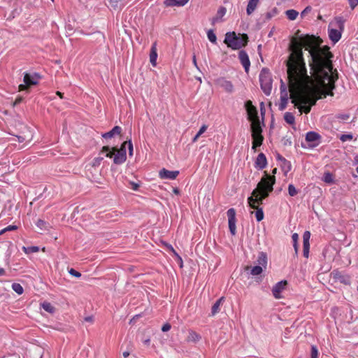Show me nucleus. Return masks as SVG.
<instances>
[{
	"instance_id": "f257e3e1",
	"label": "nucleus",
	"mask_w": 358,
	"mask_h": 358,
	"mask_svg": "<svg viewBox=\"0 0 358 358\" xmlns=\"http://www.w3.org/2000/svg\"><path fill=\"white\" fill-rule=\"evenodd\" d=\"M322 41L313 35L292 36V103L300 113H308L316 101L333 96L338 78L333 71L332 54Z\"/></svg>"
},
{
	"instance_id": "f03ea898",
	"label": "nucleus",
	"mask_w": 358,
	"mask_h": 358,
	"mask_svg": "<svg viewBox=\"0 0 358 358\" xmlns=\"http://www.w3.org/2000/svg\"><path fill=\"white\" fill-rule=\"evenodd\" d=\"M274 183L275 177L269 176L265 172V176L261 179L257 187L252 191V196L248 199L249 206L256 210L255 215L258 222L264 219V212L262 208L256 206V203H262V201L273 191Z\"/></svg>"
},
{
	"instance_id": "7ed1b4c3",
	"label": "nucleus",
	"mask_w": 358,
	"mask_h": 358,
	"mask_svg": "<svg viewBox=\"0 0 358 358\" xmlns=\"http://www.w3.org/2000/svg\"><path fill=\"white\" fill-rule=\"evenodd\" d=\"M245 107L247 111L248 119L251 122L252 148L255 151L257 147L262 145L264 141V136L262 134V129L260 125L257 108L253 106L252 102L250 100L247 101L245 103Z\"/></svg>"
},
{
	"instance_id": "20e7f679",
	"label": "nucleus",
	"mask_w": 358,
	"mask_h": 358,
	"mask_svg": "<svg viewBox=\"0 0 358 358\" xmlns=\"http://www.w3.org/2000/svg\"><path fill=\"white\" fill-rule=\"evenodd\" d=\"M287 50L289 52L286 61L288 90H287L284 81L281 79L280 102L278 103V109L281 111L286 108L288 104V99L289 98L291 99V40L288 43Z\"/></svg>"
},
{
	"instance_id": "39448f33",
	"label": "nucleus",
	"mask_w": 358,
	"mask_h": 358,
	"mask_svg": "<svg viewBox=\"0 0 358 358\" xmlns=\"http://www.w3.org/2000/svg\"><path fill=\"white\" fill-rule=\"evenodd\" d=\"M343 29L344 20L341 17H335L329 22L328 36L334 44L336 43L341 39Z\"/></svg>"
},
{
	"instance_id": "423d86ee",
	"label": "nucleus",
	"mask_w": 358,
	"mask_h": 358,
	"mask_svg": "<svg viewBox=\"0 0 358 358\" xmlns=\"http://www.w3.org/2000/svg\"><path fill=\"white\" fill-rule=\"evenodd\" d=\"M224 42L233 50H238L248 44V37L245 34L236 35L235 32H229Z\"/></svg>"
},
{
	"instance_id": "0eeeda50",
	"label": "nucleus",
	"mask_w": 358,
	"mask_h": 358,
	"mask_svg": "<svg viewBox=\"0 0 358 358\" xmlns=\"http://www.w3.org/2000/svg\"><path fill=\"white\" fill-rule=\"evenodd\" d=\"M260 87L264 94L269 96L272 92L273 76L268 68H263L259 76Z\"/></svg>"
},
{
	"instance_id": "6e6552de",
	"label": "nucleus",
	"mask_w": 358,
	"mask_h": 358,
	"mask_svg": "<svg viewBox=\"0 0 358 358\" xmlns=\"http://www.w3.org/2000/svg\"><path fill=\"white\" fill-rule=\"evenodd\" d=\"M128 144L129 154L133 155V144L131 141H124L122 143L120 148L116 147V155L113 159V162L115 164H122L127 159L126 145Z\"/></svg>"
},
{
	"instance_id": "1a4fd4ad",
	"label": "nucleus",
	"mask_w": 358,
	"mask_h": 358,
	"mask_svg": "<svg viewBox=\"0 0 358 358\" xmlns=\"http://www.w3.org/2000/svg\"><path fill=\"white\" fill-rule=\"evenodd\" d=\"M41 78L38 73L30 74L24 73L23 82L24 84H20L18 86L19 91H24L28 90L32 85H36Z\"/></svg>"
},
{
	"instance_id": "9d476101",
	"label": "nucleus",
	"mask_w": 358,
	"mask_h": 358,
	"mask_svg": "<svg viewBox=\"0 0 358 358\" xmlns=\"http://www.w3.org/2000/svg\"><path fill=\"white\" fill-rule=\"evenodd\" d=\"M229 221V228L232 235H235L236 232V210L234 208H229L227 212Z\"/></svg>"
},
{
	"instance_id": "9b49d317",
	"label": "nucleus",
	"mask_w": 358,
	"mask_h": 358,
	"mask_svg": "<svg viewBox=\"0 0 358 358\" xmlns=\"http://www.w3.org/2000/svg\"><path fill=\"white\" fill-rule=\"evenodd\" d=\"M287 284H288V282L287 280H282V281L278 282L277 284H275V285L272 289V293L273 294V296L275 299L282 298L280 293L284 289H285Z\"/></svg>"
},
{
	"instance_id": "f8f14e48",
	"label": "nucleus",
	"mask_w": 358,
	"mask_h": 358,
	"mask_svg": "<svg viewBox=\"0 0 358 358\" xmlns=\"http://www.w3.org/2000/svg\"><path fill=\"white\" fill-rule=\"evenodd\" d=\"M215 83L228 93H231L234 91V85L231 82L223 78L217 79Z\"/></svg>"
},
{
	"instance_id": "ddd939ff",
	"label": "nucleus",
	"mask_w": 358,
	"mask_h": 358,
	"mask_svg": "<svg viewBox=\"0 0 358 358\" xmlns=\"http://www.w3.org/2000/svg\"><path fill=\"white\" fill-rule=\"evenodd\" d=\"M238 59L243 65L246 73L249 72L250 62L248 57V55L245 50H241L238 52Z\"/></svg>"
},
{
	"instance_id": "4468645a",
	"label": "nucleus",
	"mask_w": 358,
	"mask_h": 358,
	"mask_svg": "<svg viewBox=\"0 0 358 358\" xmlns=\"http://www.w3.org/2000/svg\"><path fill=\"white\" fill-rule=\"evenodd\" d=\"M320 135L314 131H310L306 134V141L309 143L310 147H315L320 143Z\"/></svg>"
},
{
	"instance_id": "2eb2a0df",
	"label": "nucleus",
	"mask_w": 358,
	"mask_h": 358,
	"mask_svg": "<svg viewBox=\"0 0 358 358\" xmlns=\"http://www.w3.org/2000/svg\"><path fill=\"white\" fill-rule=\"evenodd\" d=\"M310 233L308 231H306L303 234V256L308 258L309 256L310 250Z\"/></svg>"
},
{
	"instance_id": "dca6fc26",
	"label": "nucleus",
	"mask_w": 358,
	"mask_h": 358,
	"mask_svg": "<svg viewBox=\"0 0 358 358\" xmlns=\"http://www.w3.org/2000/svg\"><path fill=\"white\" fill-rule=\"evenodd\" d=\"M159 177L162 179L174 180L179 175L178 171H169L166 169H162L159 173Z\"/></svg>"
},
{
	"instance_id": "f3484780",
	"label": "nucleus",
	"mask_w": 358,
	"mask_h": 358,
	"mask_svg": "<svg viewBox=\"0 0 358 358\" xmlns=\"http://www.w3.org/2000/svg\"><path fill=\"white\" fill-rule=\"evenodd\" d=\"M277 159L279 162L282 171L284 172L285 175H287L291 169L290 162L280 155H277Z\"/></svg>"
},
{
	"instance_id": "a211bd4d",
	"label": "nucleus",
	"mask_w": 358,
	"mask_h": 358,
	"mask_svg": "<svg viewBox=\"0 0 358 358\" xmlns=\"http://www.w3.org/2000/svg\"><path fill=\"white\" fill-rule=\"evenodd\" d=\"M267 165V160L265 155L262 152L259 153L255 161V167L259 169H264Z\"/></svg>"
},
{
	"instance_id": "6ab92c4d",
	"label": "nucleus",
	"mask_w": 358,
	"mask_h": 358,
	"mask_svg": "<svg viewBox=\"0 0 358 358\" xmlns=\"http://www.w3.org/2000/svg\"><path fill=\"white\" fill-rule=\"evenodd\" d=\"M157 42L153 43L150 49V62L153 66L157 65Z\"/></svg>"
},
{
	"instance_id": "aec40b11",
	"label": "nucleus",
	"mask_w": 358,
	"mask_h": 358,
	"mask_svg": "<svg viewBox=\"0 0 358 358\" xmlns=\"http://www.w3.org/2000/svg\"><path fill=\"white\" fill-rule=\"evenodd\" d=\"M106 152V157L108 158H114L116 155V147L110 148L108 145L103 146L101 153Z\"/></svg>"
},
{
	"instance_id": "412c9836",
	"label": "nucleus",
	"mask_w": 358,
	"mask_h": 358,
	"mask_svg": "<svg viewBox=\"0 0 358 358\" xmlns=\"http://www.w3.org/2000/svg\"><path fill=\"white\" fill-rule=\"evenodd\" d=\"M122 128L119 126H115L110 131L103 134L102 137L104 138H110L113 137L115 134H120Z\"/></svg>"
},
{
	"instance_id": "4be33fe9",
	"label": "nucleus",
	"mask_w": 358,
	"mask_h": 358,
	"mask_svg": "<svg viewBox=\"0 0 358 358\" xmlns=\"http://www.w3.org/2000/svg\"><path fill=\"white\" fill-rule=\"evenodd\" d=\"M189 0H165L164 5L166 6H183Z\"/></svg>"
},
{
	"instance_id": "5701e85b",
	"label": "nucleus",
	"mask_w": 358,
	"mask_h": 358,
	"mask_svg": "<svg viewBox=\"0 0 358 358\" xmlns=\"http://www.w3.org/2000/svg\"><path fill=\"white\" fill-rule=\"evenodd\" d=\"M201 338V336L193 330L189 331L188 336L187 337V342L196 343Z\"/></svg>"
},
{
	"instance_id": "b1692460",
	"label": "nucleus",
	"mask_w": 358,
	"mask_h": 358,
	"mask_svg": "<svg viewBox=\"0 0 358 358\" xmlns=\"http://www.w3.org/2000/svg\"><path fill=\"white\" fill-rule=\"evenodd\" d=\"M259 0H249L246 12L248 15H251L257 8Z\"/></svg>"
},
{
	"instance_id": "393cba45",
	"label": "nucleus",
	"mask_w": 358,
	"mask_h": 358,
	"mask_svg": "<svg viewBox=\"0 0 358 358\" xmlns=\"http://www.w3.org/2000/svg\"><path fill=\"white\" fill-rule=\"evenodd\" d=\"M258 266L266 268L267 265V256L264 252H259L257 260Z\"/></svg>"
},
{
	"instance_id": "a878e982",
	"label": "nucleus",
	"mask_w": 358,
	"mask_h": 358,
	"mask_svg": "<svg viewBox=\"0 0 358 358\" xmlns=\"http://www.w3.org/2000/svg\"><path fill=\"white\" fill-rule=\"evenodd\" d=\"M224 298L222 296L218 300L215 301V303L212 306L211 313L212 315H215L217 313H219L220 308V306L222 305V302L224 301Z\"/></svg>"
},
{
	"instance_id": "bb28decb",
	"label": "nucleus",
	"mask_w": 358,
	"mask_h": 358,
	"mask_svg": "<svg viewBox=\"0 0 358 358\" xmlns=\"http://www.w3.org/2000/svg\"><path fill=\"white\" fill-rule=\"evenodd\" d=\"M323 182L328 185H331L335 182L334 176L330 172H325L322 178Z\"/></svg>"
},
{
	"instance_id": "cd10ccee",
	"label": "nucleus",
	"mask_w": 358,
	"mask_h": 358,
	"mask_svg": "<svg viewBox=\"0 0 358 358\" xmlns=\"http://www.w3.org/2000/svg\"><path fill=\"white\" fill-rule=\"evenodd\" d=\"M350 118V115L348 113H339L336 115V119L338 122H346Z\"/></svg>"
},
{
	"instance_id": "c85d7f7f",
	"label": "nucleus",
	"mask_w": 358,
	"mask_h": 358,
	"mask_svg": "<svg viewBox=\"0 0 358 358\" xmlns=\"http://www.w3.org/2000/svg\"><path fill=\"white\" fill-rule=\"evenodd\" d=\"M226 12H227V9L225 7H224V6L220 7L219 9L217 10L216 16L214 17L213 20L218 21L226 14Z\"/></svg>"
},
{
	"instance_id": "c756f323",
	"label": "nucleus",
	"mask_w": 358,
	"mask_h": 358,
	"mask_svg": "<svg viewBox=\"0 0 358 358\" xmlns=\"http://www.w3.org/2000/svg\"><path fill=\"white\" fill-rule=\"evenodd\" d=\"M208 128V126L206 124H203L200 128L198 133L195 135V136L192 138V142L195 143L198 141L199 138L206 131Z\"/></svg>"
},
{
	"instance_id": "7c9ffc66",
	"label": "nucleus",
	"mask_w": 358,
	"mask_h": 358,
	"mask_svg": "<svg viewBox=\"0 0 358 358\" xmlns=\"http://www.w3.org/2000/svg\"><path fill=\"white\" fill-rule=\"evenodd\" d=\"M42 308L48 313H52L55 311L54 306L49 302H43L41 304Z\"/></svg>"
},
{
	"instance_id": "2f4dec72",
	"label": "nucleus",
	"mask_w": 358,
	"mask_h": 358,
	"mask_svg": "<svg viewBox=\"0 0 358 358\" xmlns=\"http://www.w3.org/2000/svg\"><path fill=\"white\" fill-rule=\"evenodd\" d=\"M12 289L18 294H22L24 292V289L22 285L19 283H13Z\"/></svg>"
},
{
	"instance_id": "473e14b6",
	"label": "nucleus",
	"mask_w": 358,
	"mask_h": 358,
	"mask_svg": "<svg viewBox=\"0 0 358 358\" xmlns=\"http://www.w3.org/2000/svg\"><path fill=\"white\" fill-rule=\"evenodd\" d=\"M263 271V268L260 266H255L251 268L250 273L252 275H260Z\"/></svg>"
},
{
	"instance_id": "72a5a7b5",
	"label": "nucleus",
	"mask_w": 358,
	"mask_h": 358,
	"mask_svg": "<svg viewBox=\"0 0 358 358\" xmlns=\"http://www.w3.org/2000/svg\"><path fill=\"white\" fill-rule=\"evenodd\" d=\"M22 250L27 254L37 252L39 251V248L37 246H31L28 248L23 247Z\"/></svg>"
},
{
	"instance_id": "f704fd0d",
	"label": "nucleus",
	"mask_w": 358,
	"mask_h": 358,
	"mask_svg": "<svg viewBox=\"0 0 358 358\" xmlns=\"http://www.w3.org/2000/svg\"><path fill=\"white\" fill-rule=\"evenodd\" d=\"M208 38V40L213 43H216L217 41V37L216 35L214 34L213 30H209L207 33Z\"/></svg>"
},
{
	"instance_id": "c9c22d12",
	"label": "nucleus",
	"mask_w": 358,
	"mask_h": 358,
	"mask_svg": "<svg viewBox=\"0 0 358 358\" xmlns=\"http://www.w3.org/2000/svg\"><path fill=\"white\" fill-rule=\"evenodd\" d=\"M352 139H353V136H352V134H342V135L340 136V140H341L342 142L350 141H352Z\"/></svg>"
},
{
	"instance_id": "e433bc0d",
	"label": "nucleus",
	"mask_w": 358,
	"mask_h": 358,
	"mask_svg": "<svg viewBox=\"0 0 358 358\" xmlns=\"http://www.w3.org/2000/svg\"><path fill=\"white\" fill-rule=\"evenodd\" d=\"M17 229V227L15 225H9L7 227H6L0 231V235L4 234L6 231L15 230Z\"/></svg>"
},
{
	"instance_id": "4c0bfd02",
	"label": "nucleus",
	"mask_w": 358,
	"mask_h": 358,
	"mask_svg": "<svg viewBox=\"0 0 358 358\" xmlns=\"http://www.w3.org/2000/svg\"><path fill=\"white\" fill-rule=\"evenodd\" d=\"M318 350H317V348H316V346L315 345H312L311 347V355H310V357L311 358H318Z\"/></svg>"
},
{
	"instance_id": "58836bf2",
	"label": "nucleus",
	"mask_w": 358,
	"mask_h": 358,
	"mask_svg": "<svg viewBox=\"0 0 358 358\" xmlns=\"http://www.w3.org/2000/svg\"><path fill=\"white\" fill-rule=\"evenodd\" d=\"M36 224L41 229L46 228V222L41 219L38 220Z\"/></svg>"
},
{
	"instance_id": "ea45409f",
	"label": "nucleus",
	"mask_w": 358,
	"mask_h": 358,
	"mask_svg": "<svg viewBox=\"0 0 358 358\" xmlns=\"http://www.w3.org/2000/svg\"><path fill=\"white\" fill-rule=\"evenodd\" d=\"M108 1L110 6L114 9H117L118 8L119 0H108Z\"/></svg>"
},
{
	"instance_id": "a19ab883",
	"label": "nucleus",
	"mask_w": 358,
	"mask_h": 358,
	"mask_svg": "<svg viewBox=\"0 0 358 358\" xmlns=\"http://www.w3.org/2000/svg\"><path fill=\"white\" fill-rule=\"evenodd\" d=\"M299 238V235L297 234H292V241H294V248H295V251L297 253V251H298V248H297V245H296V241Z\"/></svg>"
},
{
	"instance_id": "79ce46f5",
	"label": "nucleus",
	"mask_w": 358,
	"mask_h": 358,
	"mask_svg": "<svg viewBox=\"0 0 358 358\" xmlns=\"http://www.w3.org/2000/svg\"><path fill=\"white\" fill-rule=\"evenodd\" d=\"M69 272L72 276L76 278H80L81 276V273L73 268H71Z\"/></svg>"
},
{
	"instance_id": "37998d69",
	"label": "nucleus",
	"mask_w": 358,
	"mask_h": 358,
	"mask_svg": "<svg viewBox=\"0 0 358 358\" xmlns=\"http://www.w3.org/2000/svg\"><path fill=\"white\" fill-rule=\"evenodd\" d=\"M284 119L287 124H291V113L287 112L285 114Z\"/></svg>"
},
{
	"instance_id": "c03bdc74",
	"label": "nucleus",
	"mask_w": 358,
	"mask_h": 358,
	"mask_svg": "<svg viewBox=\"0 0 358 358\" xmlns=\"http://www.w3.org/2000/svg\"><path fill=\"white\" fill-rule=\"evenodd\" d=\"M350 4V7L354 9L358 5V0H348Z\"/></svg>"
},
{
	"instance_id": "a18cd8bd",
	"label": "nucleus",
	"mask_w": 358,
	"mask_h": 358,
	"mask_svg": "<svg viewBox=\"0 0 358 358\" xmlns=\"http://www.w3.org/2000/svg\"><path fill=\"white\" fill-rule=\"evenodd\" d=\"M103 159V158L101 157L94 158L93 160V166H99Z\"/></svg>"
},
{
	"instance_id": "49530a36",
	"label": "nucleus",
	"mask_w": 358,
	"mask_h": 358,
	"mask_svg": "<svg viewBox=\"0 0 358 358\" xmlns=\"http://www.w3.org/2000/svg\"><path fill=\"white\" fill-rule=\"evenodd\" d=\"M171 326L170 324L169 323H166L164 324L162 327V331H164V332H166V331H168L171 329Z\"/></svg>"
},
{
	"instance_id": "de8ad7c7",
	"label": "nucleus",
	"mask_w": 358,
	"mask_h": 358,
	"mask_svg": "<svg viewBox=\"0 0 358 358\" xmlns=\"http://www.w3.org/2000/svg\"><path fill=\"white\" fill-rule=\"evenodd\" d=\"M129 184L131 185V188L135 191H137L140 187V185L138 183H136L134 182H130Z\"/></svg>"
},
{
	"instance_id": "09e8293b",
	"label": "nucleus",
	"mask_w": 358,
	"mask_h": 358,
	"mask_svg": "<svg viewBox=\"0 0 358 358\" xmlns=\"http://www.w3.org/2000/svg\"><path fill=\"white\" fill-rule=\"evenodd\" d=\"M310 11V7L309 6H307L301 13V17H303L306 13H308Z\"/></svg>"
},
{
	"instance_id": "8fccbe9b",
	"label": "nucleus",
	"mask_w": 358,
	"mask_h": 358,
	"mask_svg": "<svg viewBox=\"0 0 358 358\" xmlns=\"http://www.w3.org/2000/svg\"><path fill=\"white\" fill-rule=\"evenodd\" d=\"M299 15V13L294 10H292V20H295Z\"/></svg>"
},
{
	"instance_id": "3c124183",
	"label": "nucleus",
	"mask_w": 358,
	"mask_h": 358,
	"mask_svg": "<svg viewBox=\"0 0 358 358\" xmlns=\"http://www.w3.org/2000/svg\"><path fill=\"white\" fill-rule=\"evenodd\" d=\"M285 14L287 17V18L289 20H291V16H292V14H291V10H287L286 12H285Z\"/></svg>"
},
{
	"instance_id": "603ef678",
	"label": "nucleus",
	"mask_w": 358,
	"mask_h": 358,
	"mask_svg": "<svg viewBox=\"0 0 358 358\" xmlns=\"http://www.w3.org/2000/svg\"><path fill=\"white\" fill-rule=\"evenodd\" d=\"M173 192L175 194H180V190L177 188V187H175L173 189Z\"/></svg>"
},
{
	"instance_id": "864d4df0",
	"label": "nucleus",
	"mask_w": 358,
	"mask_h": 358,
	"mask_svg": "<svg viewBox=\"0 0 358 358\" xmlns=\"http://www.w3.org/2000/svg\"><path fill=\"white\" fill-rule=\"evenodd\" d=\"M130 355L129 352L128 351H125L122 353V355L124 358H127V357H129Z\"/></svg>"
},
{
	"instance_id": "5fc2aeb1",
	"label": "nucleus",
	"mask_w": 358,
	"mask_h": 358,
	"mask_svg": "<svg viewBox=\"0 0 358 358\" xmlns=\"http://www.w3.org/2000/svg\"><path fill=\"white\" fill-rule=\"evenodd\" d=\"M22 101V98H17L15 99V102H14V105H17L18 103H20Z\"/></svg>"
},
{
	"instance_id": "6e6d98bb",
	"label": "nucleus",
	"mask_w": 358,
	"mask_h": 358,
	"mask_svg": "<svg viewBox=\"0 0 358 358\" xmlns=\"http://www.w3.org/2000/svg\"><path fill=\"white\" fill-rule=\"evenodd\" d=\"M150 338H147V339L143 341L144 344H145L147 345H148L150 344Z\"/></svg>"
},
{
	"instance_id": "4d7b16f0",
	"label": "nucleus",
	"mask_w": 358,
	"mask_h": 358,
	"mask_svg": "<svg viewBox=\"0 0 358 358\" xmlns=\"http://www.w3.org/2000/svg\"><path fill=\"white\" fill-rule=\"evenodd\" d=\"M56 94H57V95H58L61 99H62V98H63V95H64V94H63V93L60 92L59 91H57V92H56Z\"/></svg>"
},
{
	"instance_id": "13d9d810",
	"label": "nucleus",
	"mask_w": 358,
	"mask_h": 358,
	"mask_svg": "<svg viewBox=\"0 0 358 358\" xmlns=\"http://www.w3.org/2000/svg\"><path fill=\"white\" fill-rule=\"evenodd\" d=\"M193 63H194L195 66H197L196 59V56L195 55L193 56Z\"/></svg>"
},
{
	"instance_id": "bf43d9fd",
	"label": "nucleus",
	"mask_w": 358,
	"mask_h": 358,
	"mask_svg": "<svg viewBox=\"0 0 358 358\" xmlns=\"http://www.w3.org/2000/svg\"><path fill=\"white\" fill-rule=\"evenodd\" d=\"M291 190H292V188H291V184H289V185L287 186V191H288L289 194H290V195H291Z\"/></svg>"
},
{
	"instance_id": "052dcab7",
	"label": "nucleus",
	"mask_w": 358,
	"mask_h": 358,
	"mask_svg": "<svg viewBox=\"0 0 358 358\" xmlns=\"http://www.w3.org/2000/svg\"><path fill=\"white\" fill-rule=\"evenodd\" d=\"M5 273V270L2 268H0V275H3Z\"/></svg>"
},
{
	"instance_id": "680f3d73",
	"label": "nucleus",
	"mask_w": 358,
	"mask_h": 358,
	"mask_svg": "<svg viewBox=\"0 0 358 358\" xmlns=\"http://www.w3.org/2000/svg\"><path fill=\"white\" fill-rule=\"evenodd\" d=\"M169 249H170V250H171L174 254L177 255V254H176V251L174 250L173 248L171 245H169Z\"/></svg>"
},
{
	"instance_id": "e2e57ef3",
	"label": "nucleus",
	"mask_w": 358,
	"mask_h": 358,
	"mask_svg": "<svg viewBox=\"0 0 358 358\" xmlns=\"http://www.w3.org/2000/svg\"><path fill=\"white\" fill-rule=\"evenodd\" d=\"M276 171H277V169L275 168L273 171H272V173L273 174H275L276 173Z\"/></svg>"
},
{
	"instance_id": "0e129e2a",
	"label": "nucleus",
	"mask_w": 358,
	"mask_h": 358,
	"mask_svg": "<svg viewBox=\"0 0 358 358\" xmlns=\"http://www.w3.org/2000/svg\"><path fill=\"white\" fill-rule=\"evenodd\" d=\"M292 195H293L296 192V190L293 187H292Z\"/></svg>"
},
{
	"instance_id": "69168bd1",
	"label": "nucleus",
	"mask_w": 358,
	"mask_h": 358,
	"mask_svg": "<svg viewBox=\"0 0 358 358\" xmlns=\"http://www.w3.org/2000/svg\"><path fill=\"white\" fill-rule=\"evenodd\" d=\"M86 320H87V321H90V320H91V318L87 317V318H86Z\"/></svg>"
},
{
	"instance_id": "338daca9",
	"label": "nucleus",
	"mask_w": 358,
	"mask_h": 358,
	"mask_svg": "<svg viewBox=\"0 0 358 358\" xmlns=\"http://www.w3.org/2000/svg\"><path fill=\"white\" fill-rule=\"evenodd\" d=\"M356 171H357V173L358 174V166L356 168Z\"/></svg>"
},
{
	"instance_id": "774afa93",
	"label": "nucleus",
	"mask_w": 358,
	"mask_h": 358,
	"mask_svg": "<svg viewBox=\"0 0 358 358\" xmlns=\"http://www.w3.org/2000/svg\"><path fill=\"white\" fill-rule=\"evenodd\" d=\"M357 291H358V286H357Z\"/></svg>"
}]
</instances>
